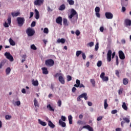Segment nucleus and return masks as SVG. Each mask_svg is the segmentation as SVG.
I'll list each match as a JSON object with an SVG mask.
<instances>
[{
    "label": "nucleus",
    "mask_w": 131,
    "mask_h": 131,
    "mask_svg": "<svg viewBox=\"0 0 131 131\" xmlns=\"http://www.w3.org/2000/svg\"><path fill=\"white\" fill-rule=\"evenodd\" d=\"M35 19L38 20V19H39V12H38V10L37 9H35Z\"/></svg>",
    "instance_id": "16"
},
{
    "label": "nucleus",
    "mask_w": 131,
    "mask_h": 131,
    "mask_svg": "<svg viewBox=\"0 0 131 131\" xmlns=\"http://www.w3.org/2000/svg\"><path fill=\"white\" fill-rule=\"evenodd\" d=\"M122 92H123V89L120 88L118 91L119 95H121V94H122Z\"/></svg>",
    "instance_id": "43"
},
{
    "label": "nucleus",
    "mask_w": 131,
    "mask_h": 131,
    "mask_svg": "<svg viewBox=\"0 0 131 131\" xmlns=\"http://www.w3.org/2000/svg\"><path fill=\"white\" fill-rule=\"evenodd\" d=\"M32 82L33 85L34 86H37V85H38V81H37V80H34V79H33Z\"/></svg>",
    "instance_id": "20"
},
{
    "label": "nucleus",
    "mask_w": 131,
    "mask_h": 131,
    "mask_svg": "<svg viewBox=\"0 0 131 131\" xmlns=\"http://www.w3.org/2000/svg\"><path fill=\"white\" fill-rule=\"evenodd\" d=\"M48 125L49 126H50V127H51L52 128H55V124H54L53 122L50 120L48 121Z\"/></svg>",
    "instance_id": "21"
},
{
    "label": "nucleus",
    "mask_w": 131,
    "mask_h": 131,
    "mask_svg": "<svg viewBox=\"0 0 131 131\" xmlns=\"http://www.w3.org/2000/svg\"><path fill=\"white\" fill-rule=\"evenodd\" d=\"M15 104H16L17 106H20L21 105V102H20V101H17L15 102Z\"/></svg>",
    "instance_id": "59"
},
{
    "label": "nucleus",
    "mask_w": 131,
    "mask_h": 131,
    "mask_svg": "<svg viewBox=\"0 0 131 131\" xmlns=\"http://www.w3.org/2000/svg\"><path fill=\"white\" fill-rule=\"evenodd\" d=\"M82 52L81 51H77L76 53V57H79V55H81Z\"/></svg>",
    "instance_id": "35"
},
{
    "label": "nucleus",
    "mask_w": 131,
    "mask_h": 131,
    "mask_svg": "<svg viewBox=\"0 0 131 131\" xmlns=\"http://www.w3.org/2000/svg\"><path fill=\"white\" fill-rule=\"evenodd\" d=\"M97 67H101L102 66V61H98L97 63Z\"/></svg>",
    "instance_id": "36"
},
{
    "label": "nucleus",
    "mask_w": 131,
    "mask_h": 131,
    "mask_svg": "<svg viewBox=\"0 0 131 131\" xmlns=\"http://www.w3.org/2000/svg\"><path fill=\"white\" fill-rule=\"evenodd\" d=\"M62 21H63V18L61 16L58 17L56 19V23L59 25H62Z\"/></svg>",
    "instance_id": "12"
},
{
    "label": "nucleus",
    "mask_w": 131,
    "mask_h": 131,
    "mask_svg": "<svg viewBox=\"0 0 131 131\" xmlns=\"http://www.w3.org/2000/svg\"><path fill=\"white\" fill-rule=\"evenodd\" d=\"M59 125H61V126H62V127H65L66 126V123L63 122L61 120H59Z\"/></svg>",
    "instance_id": "18"
},
{
    "label": "nucleus",
    "mask_w": 131,
    "mask_h": 131,
    "mask_svg": "<svg viewBox=\"0 0 131 131\" xmlns=\"http://www.w3.org/2000/svg\"><path fill=\"white\" fill-rule=\"evenodd\" d=\"M123 120H124L125 122H126V123H129L130 120L129 119H128V118H123Z\"/></svg>",
    "instance_id": "34"
},
{
    "label": "nucleus",
    "mask_w": 131,
    "mask_h": 131,
    "mask_svg": "<svg viewBox=\"0 0 131 131\" xmlns=\"http://www.w3.org/2000/svg\"><path fill=\"white\" fill-rule=\"evenodd\" d=\"M103 77H105V73L104 72H102L100 74V78L102 79Z\"/></svg>",
    "instance_id": "51"
},
{
    "label": "nucleus",
    "mask_w": 131,
    "mask_h": 131,
    "mask_svg": "<svg viewBox=\"0 0 131 131\" xmlns=\"http://www.w3.org/2000/svg\"><path fill=\"white\" fill-rule=\"evenodd\" d=\"M26 33L28 36H33L35 33V31L30 28H28L26 30Z\"/></svg>",
    "instance_id": "4"
},
{
    "label": "nucleus",
    "mask_w": 131,
    "mask_h": 131,
    "mask_svg": "<svg viewBox=\"0 0 131 131\" xmlns=\"http://www.w3.org/2000/svg\"><path fill=\"white\" fill-rule=\"evenodd\" d=\"M81 98H84V100H88V94L83 93L80 95L77 98V102H80L81 101Z\"/></svg>",
    "instance_id": "3"
},
{
    "label": "nucleus",
    "mask_w": 131,
    "mask_h": 131,
    "mask_svg": "<svg viewBox=\"0 0 131 131\" xmlns=\"http://www.w3.org/2000/svg\"><path fill=\"white\" fill-rule=\"evenodd\" d=\"M4 27L8 28L9 27V24H8V23L5 21V23L4 24Z\"/></svg>",
    "instance_id": "58"
},
{
    "label": "nucleus",
    "mask_w": 131,
    "mask_h": 131,
    "mask_svg": "<svg viewBox=\"0 0 131 131\" xmlns=\"http://www.w3.org/2000/svg\"><path fill=\"white\" fill-rule=\"evenodd\" d=\"M61 119L62 120V121H66V118L64 116H61Z\"/></svg>",
    "instance_id": "52"
},
{
    "label": "nucleus",
    "mask_w": 131,
    "mask_h": 131,
    "mask_svg": "<svg viewBox=\"0 0 131 131\" xmlns=\"http://www.w3.org/2000/svg\"><path fill=\"white\" fill-rule=\"evenodd\" d=\"M45 65L48 67H52L53 65H55V61L52 59H47L45 61Z\"/></svg>",
    "instance_id": "1"
},
{
    "label": "nucleus",
    "mask_w": 131,
    "mask_h": 131,
    "mask_svg": "<svg viewBox=\"0 0 131 131\" xmlns=\"http://www.w3.org/2000/svg\"><path fill=\"white\" fill-rule=\"evenodd\" d=\"M90 82L92 83L93 85V86H96V82H95V79H91L90 80Z\"/></svg>",
    "instance_id": "31"
},
{
    "label": "nucleus",
    "mask_w": 131,
    "mask_h": 131,
    "mask_svg": "<svg viewBox=\"0 0 131 131\" xmlns=\"http://www.w3.org/2000/svg\"><path fill=\"white\" fill-rule=\"evenodd\" d=\"M35 24H36V23L35 21H32V24H31V27H34V26H35Z\"/></svg>",
    "instance_id": "56"
},
{
    "label": "nucleus",
    "mask_w": 131,
    "mask_h": 131,
    "mask_svg": "<svg viewBox=\"0 0 131 131\" xmlns=\"http://www.w3.org/2000/svg\"><path fill=\"white\" fill-rule=\"evenodd\" d=\"M17 21L18 24V26L21 27V26H23V25L25 23V19L24 17H18L17 18Z\"/></svg>",
    "instance_id": "2"
},
{
    "label": "nucleus",
    "mask_w": 131,
    "mask_h": 131,
    "mask_svg": "<svg viewBox=\"0 0 131 131\" xmlns=\"http://www.w3.org/2000/svg\"><path fill=\"white\" fill-rule=\"evenodd\" d=\"M31 49L32 50H34V51H36L37 50L36 47H35V45H32L31 46Z\"/></svg>",
    "instance_id": "42"
},
{
    "label": "nucleus",
    "mask_w": 131,
    "mask_h": 131,
    "mask_svg": "<svg viewBox=\"0 0 131 131\" xmlns=\"http://www.w3.org/2000/svg\"><path fill=\"white\" fill-rule=\"evenodd\" d=\"M63 25H67V19L66 18H63Z\"/></svg>",
    "instance_id": "53"
},
{
    "label": "nucleus",
    "mask_w": 131,
    "mask_h": 131,
    "mask_svg": "<svg viewBox=\"0 0 131 131\" xmlns=\"http://www.w3.org/2000/svg\"><path fill=\"white\" fill-rule=\"evenodd\" d=\"M62 75V74L60 73H57L54 75V77H58V76H61Z\"/></svg>",
    "instance_id": "48"
},
{
    "label": "nucleus",
    "mask_w": 131,
    "mask_h": 131,
    "mask_svg": "<svg viewBox=\"0 0 131 131\" xmlns=\"http://www.w3.org/2000/svg\"><path fill=\"white\" fill-rule=\"evenodd\" d=\"M76 14H77V12H76V11H75V10L73 9H72L71 10V14L69 16V18L70 19H72V18H73V17H74V16H75Z\"/></svg>",
    "instance_id": "6"
},
{
    "label": "nucleus",
    "mask_w": 131,
    "mask_h": 131,
    "mask_svg": "<svg viewBox=\"0 0 131 131\" xmlns=\"http://www.w3.org/2000/svg\"><path fill=\"white\" fill-rule=\"evenodd\" d=\"M27 58V56H26V54L23 55L21 56V58L23 59L24 60H25Z\"/></svg>",
    "instance_id": "63"
},
{
    "label": "nucleus",
    "mask_w": 131,
    "mask_h": 131,
    "mask_svg": "<svg viewBox=\"0 0 131 131\" xmlns=\"http://www.w3.org/2000/svg\"><path fill=\"white\" fill-rule=\"evenodd\" d=\"M102 79L103 81H108V80H109V78H108V77L107 76H105L103 77Z\"/></svg>",
    "instance_id": "39"
},
{
    "label": "nucleus",
    "mask_w": 131,
    "mask_h": 131,
    "mask_svg": "<svg viewBox=\"0 0 131 131\" xmlns=\"http://www.w3.org/2000/svg\"><path fill=\"white\" fill-rule=\"evenodd\" d=\"M105 16L106 19H112L113 18V14L111 12H106Z\"/></svg>",
    "instance_id": "11"
},
{
    "label": "nucleus",
    "mask_w": 131,
    "mask_h": 131,
    "mask_svg": "<svg viewBox=\"0 0 131 131\" xmlns=\"http://www.w3.org/2000/svg\"><path fill=\"white\" fill-rule=\"evenodd\" d=\"M43 32L44 33L48 34V33H49V29H48V28H45L44 29Z\"/></svg>",
    "instance_id": "41"
},
{
    "label": "nucleus",
    "mask_w": 131,
    "mask_h": 131,
    "mask_svg": "<svg viewBox=\"0 0 131 131\" xmlns=\"http://www.w3.org/2000/svg\"><path fill=\"white\" fill-rule=\"evenodd\" d=\"M125 123V121H124V120L122 121L121 122V125L122 126V127H123L124 126V124Z\"/></svg>",
    "instance_id": "64"
},
{
    "label": "nucleus",
    "mask_w": 131,
    "mask_h": 131,
    "mask_svg": "<svg viewBox=\"0 0 131 131\" xmlns=\"http://www.w3.org/2000/svg\"><path fill=\"white\" fill-rule=\"evenodd\" d=\"M82 128H86L89 131H94V129H93V127H91L90 125L83 126Z\"/></svg>",
    "instance_id": "17"
},
{
    "label": "nucleus",
    "mask_w": 131,
    "mask_h": 131,
    "mask_svg": "<svg viewBox=\"0 0 131 131\" xmlns=\"http://www.w3.org/2000/svg\"><path fill=\"white\" fill-rule=\"evenodd\" d=\"M41 70L42 71L43 74H49V71H48V68L43 67L41 68Z\"/></svg>",
    "instance_id": "15"
},
{
    "label": "nucleus",
    "mask_w": 131,
    "mask_h": 131,
    "mask_svg": "<svg viewBox=\"0 0 131 131\" xmlns=\"http://www.w3.org/2000/svg\"><path fill=\"white\" fill-rule=\"evenodd\" d=\"M117 112H118V111L117 110H114L111 112V113H112V114H116V113H117Z\"/></svg>",
    "instance_id": "54"
},
{
    "label": "nucleus",
    "mask_w": 131,
    "mask_h": 131,
    "mask_svg": "<svg viewBox=\"0 0 131 131\" xmlns=\"http://www.w3.org/2000/svg\"><path fill=\"white\" fill-rule=\"evenodd\" d=\"M66 9V6L64 4L61 5L58 8L59 11H64Z\"/></svg>",
    "instance_id": "19"
},
{
    "label": "nucleus",
    "mask_w": 131,
    "mask_h": 131,
    "mask_svg": "<svg viewBox=\"0 0 131 131\" xmlns=\"http://www.w3.org/2000/svg\"><path fill=\"white\" fill-rule=\"evenodd\" d=\"M45 0H36L34 1V5L35 6H41L43 4Z\"/></svg>",
    "instance_id": "8"
},
{
    "label": "nucleus",
    "mask_w": 131,
    "mask_h": 131,
    "mask_svg": "<svg viewBox=\"0 0 131 131\" xmlns=\"http://www.w3.org/2000/svg\"><path fill=\"white\" fill-rule=\"evenodd\" d=\"M9 42L11 46H15V45H16V43H15V41H14L12 38L9 39Z\"/></svg>",
    "instance_id": "30"
},
{
    "label": "nucleus",
    "mask_w": 131,
    "mask_h": 131,
    "mask_svg": "<svg viewBox=\"0 0 131 131\" xmlns=\"http://www.w3.org/2000/svg\"><path fill=\"white\" fill-rule=\"evenodd\" d=\"M111 56H112V51L110 50L107 53V62H111Z\"/></svg>",
    "instance_id": "7"
},
{
    "label": "nucleus",
    "mask_w": 131,
    "mask_h": 131,
    "mask_svg": "<svg viewBox=\"0 0 131 131\" xmlns=\"http://www.w3.org/2000/svg\"><path fill=\"white\" fill-rule=\"evenodd\" d=\"M67 81H70L72 80V77H71V76L70 75H68L67 76Z\"/></svg>",
    "instance_id": "37"
},
{
    "label": "nucleus",
    "mask_w": 131,
    "mask_h": 131,
    "mask_svg": "<svg viewBox=\"0 0 131 131\" xmlns=\"http://www.w3.org/2000/svg\"><path fill=\"white\" fill-rule=\"evenodd\" d=\"M76 83L77 84L79 85H80V81L78 79H77L76 80Z\"/></svg>",
    "instance_id": "61"
},
{
    "label": "nucleus",
    "mask_w": 131,
    "mask_h": 131,
    "mask_svg": "<svg viewBox=\"0 0 131 131\" xmlns=\"http://www.w3.org/2000/svg\"><path fill=\"white\" fill-rule=\"evenodd\" d=\"M9 25H11V17H9L7 19Z\"/></svg>",
    "instance_id": "57"
},
{
    "label": "nucleus",
    "mask_w": 131,
    "mask_h": 131,
    "mask_svg": "<svg viewBox=\"0 0 131 131\" xmlns=\"http://www.w3.org/2000/svg\"><path fill=\"white\" fill-rule=\"evenodd\" d=\"M124 24L126 26H131V20L128 18H125L124 21Z\"/></svg>",
    "instance_id": "10"
},
{
    "label": "nucleus",
    "mask_w": 131,
    "mask_h": 131,
    "mask_svg": "<svg viewBox=\"0 0 131 131\" xmlns=\"http://www.w3.org/2000/svg\"><path fill=\"white\" fill-rule=\"evenodd\" d=\"M96 17L98 18H100L101 17V15L100 14V12H96Z\"/></svg>",
    "instance_id": "60"
},
{
    "label": "nucleus",
    "mask_w": 131,
    "mask_h": 131,
    "mask_svg": "<svg viewBox=\"0 0 131 131\" xmlns=\"http://www.w3.org/2000/svg\"><path fill=\"white\" fill-rule=\"evenodd\" d=\"M76 91V88L75 87H73L72 89V93H75V92Z\"/></svg>",
    "instance_id": "62"
},
{
    "label": "nucleus",
    "mask_w": 131,
    "mask_h": 131,
    "mask_svg": "<svg viewBox=\"0 0 131 131\" xmlns=\"http://www.w3.org/2000/svg\"><path fill=\"white\" fill-rule=\"evenodd\" d=\"M6 73L7 75H9L11 73V68L8 67L6 70Z\"/></svg>",
    "instance_id": "28"
},
{
    "label": "nucleus",
    "mask_w": 131,
    "mask_h": 131,
    "mask_svg": "<svg viewBox=\"0 0 131 131\" xmlns=\"http://www.w3.org/2000/svg\"><path fill=\"white\" fill-rule=\"evenodd\" d=\"M68 2L70 6H73L74 5V1L73 0H68Z\"/></svg>",
    "instance_id": "32"
},
{
    "label": "nucleus",
    "mask_w": 131,
    "mask_h": 131,
    "mask_svg": "<svg viewBox=\"0 0 131 131\" xmlns=\"http://www.w3.org/2000/svg\"><path fill=\"white\" fill-rule=\"evenodd\" d=\"M88 46H89L91 48L94 46V42L92 41L88 43Z\"/></svg>",
    "instance_id": "46"
},
{
    "label": "nucleus",
    "mask_w": 131,
    "mask_h": 131,
    "mask_svg": "<svg viewBox=\"0 0 131 131\" xmlns=\"http://www.w3.org/2000/svg\"><path fill=\"white\" fill-rule=\"evenodd\" d=\"M98 49H99V43H97L95 45V51H98Z\"/></svg>",
    "instance_id": "49"
},
{
    "label": "nucleus",
    "mask_w": 131,
    "mask_h": 131,
    "mask_svg": "<svg viewBox=\"0 0 131 131\" xmlns=\"http://www.w3.org/2000/svg\"><path fill=\"white\" fill-rule=\"evenodd\" d=\"M72 119H73L72 116L69 115L68 116V119H69L70 124H72V123H73Z\"/></svg>",
    "instance_id": "29"
},
{
    "label": "nucleus",
    "mask_w": 131,
    "mask_h": 131,
    "mask_svg": "<svg viewBox=\"0 0 131 131\" xmlns=\"http://www.w3.org/2000/svg\"><path fill=\"white\" fill-rule=\"evenodd\" d=\"M4 56H5L6 58L9 60L10 62H13V61H14V58L13 57V56L11 55L10 52H6L4 54Z\"/></svg>",
    "instance_id": "5"
},
{
    "label": "nucleus",
    "mask_w": 131,
    "mask_h": 131,
    "mask_svg": "<svg viewBox=\"0 0 131 131\" xmlns=\"http://www.w3.org/2000/svg\"><path fill=\"white\" fill-rule=\"evenodd\" d=\"M119 57L121 60H124L125 59V56L124 55V53L122 51L120 50L119 51Z\"/></svg>",
    "instance_id": "9"
},
{
    "label": "nucleus",
    "mask_w": 131,
    "mask_h": 131,
    "mask_svg": "<svg viewBox=\"0 0 131 131\" xmlns=\"http://www.w3.org/2000/svg\"><path fill=\"white\" fill-rule=\"evenodd\" d=\"M103 119V116H99L97 118V121H100Z\"/></svg>",
    "instance_id": "50"
},
{
    "label": "nucleus",
    "mask_w": 131,
    "mask_h": 131,
    "mask_svg": "<svg viewBox=\"0 0 131 131\" xmlns=\"http://www.w3.org/2000/svg\"><path fill=\"white\" fill-rule=\"evenodd\" d=\"M34 104L35 108H39V104L36 98L34 99Z\"/></svg>",
    "instance_id": "14"
},
{
    "label": "nucleus",
    "mask_w": 131,
    "mask_h": 131,
    "mask_svg": "<svg viewBox=\"0 0 131 131\" xmlns=\"http://www.w3.org/2000/svg\"><path fill=\"white\" fill-rule=\"evenodd\" d=\"M122 108L124 109V110H125L126 111L127 110V106H126V104L125 102H123L122 104Z\"/></svg>",
    "instance_id": "26"
},
{
    "label": "nucleus",
    "mask_w": 131,
    "mask_h": 131,
    "mask_svg": "<svg viewBox=\"0 0 131 131\" xmlns=\"http://www.w3.org/2000/svg\"><path fill=\"white\" fill-rule=\"evenodd\" d=\"M5 118L6 119H7V120H9V119H11V118H12V116H10V115H6L5 116Z\"/></svg>",
    "instance_id": "47"
},
{
    "label": "nucleus",
    "mask_w": 131,
    "mask_h": 131,
    "mask_svg": "<svg viewBox=\"0 0 131 131\" xmlns=\"http://www.w3.org/2000/svg\"><path fill=\"white\" fill-rule=\"evenodd\" d=\"M61 105L62 101H61V100H58L57 102V106H58V107H61Z\"/></svg>",
    "instance_id": "40"
},
{
    "label": "nucleus",
    "mask_w": 131,
    "mask_h": 131,
    "mask_svg": "<svg viewBox=\"0 0 131 131\" xmlns=\"http://www.w3.org/2000/svg\"><path fill=\"white\" fill-rule=\"evenodd\" d=\"M95 13H100V7H96L95 9Z\"/></svg>",
    "instance_id": "38"
},
{
    "label": "nucleus",
    "mask_w": 131,
    "mask_h": 131,
    "mask_svg": "<svg viewBox=\"0 0 131 131\" xmlns=\"http://www.w3.org/2000/svg\"><path fill=\"white\" fill-rule=\"evenodd\" d=\"M57 42H58V43H60V42L62 44L65 43V39L64 38L58 39L57 40Z\"/></svg>",
    "instance_id": "23"
},
{
    "label": "nucleus",
    "mask_w": 131,
    "mask_h": 131,
    "mask_svg": "<svg viewBox=\"0 0 131 131\" xmlns=\"http://www.w3.org/2000/svg\"><path fill=\"white\" fill-rule=\"evenodd\" d=\"M104 109H107V107H108V103H107L106 99L104 100Z\"/></svg>",
    "instance_id": "33"
},
{
    "label": "nucleus",
    "mask_w": 131,
    "mask_h": 131,
    "mask_svg": "<svg viewBox=\"0 0 131 131\" xmlns=\"http://www.w3.org/2000/svg\"><path fill=\"white\" fill-rule=\"evenodd\" d=\"M38 122L39 124H40L42 126H46L47 125V123L41 121L40 119H38Z\"/></svg>",
    "instance_id": "22"
},
{
    "label": "nucleus",
    "mask_w": 131,
    "mask_h": 131,
    "mask_svg": "<svg viewBox=\"0 0 131 131\" xmlns=\"http://www.w3.org/2000/svg\"><path fill=\"white\" fill-rule=\"evenodd\" d=\"M75 34L77 36H79V35H80V32L79 31V30H77L75 32Z\"/></svg>",
    "instance_id": "44"
},
{
    "label": "nucleus",
    "mask_w": 131,
    "mask_h": 131,
    "mask_svg": "<svg viewBox=\"0 0 131 131\" xmlns=\"http://www.w3.org/2000/svg\"><path fill=\"white\" fill-rule=\"evenodd\" d=\"M115 74L118 77H119V71L118 70L115 71Z\"/></svg>",
    "instance_id": "55"
},
{
    "label": "nucleus",
    "mask_w": 131,
    "mask_h": 131,
    "mask_svg": "<svg viewBox=\"0 0 131 131\" xmlns=\"http://www.w3.org/2000/svg\"><path fill=\"white\" fill-rule=\"evenodd\" d=\"M5 65V62L4 61H1L0 63V69H2L3 68V66Z\"/></svg>",
    "instance_id": "45"
},
{
    "label": "nucleus",
    "mask_w": 131,
    "mask_h": 131,
    "mask_svg": "<svg viewBox=\"0 0 131 131\" xmlns=\"http://www.w3.org/2000/svg\"><path fill=\"white\" fill-rule=\"evenodd\" d=\"M123 83L124 85H126L128 83V79L127 78H124L123 79Z\"/></svg>",
    "instance_id": "27"
},
{
    "label": "nucleus",
    "mask_w": 131,
    "mask_h": 131,
    "mask_svg": "<svg viewBox=\"0 0 131 131\" xmlns=\"http://www.w3.org/2000/svg\"><path fill=\"white\" fill-rule=\"evenodd\" d=\"M11 15L12 17H17L20 15V12H12L11 13Z\"/></svg>",
    "instance_id": "25"
},
{
    "label": "nucleus",
    "mask_w": 131,
    "mask_h": 131,
    "mask_svg": "<svg viewBox=\"0 0 131 131\" xmlns=\"http://www.w3.org/2000/svg\"><path fill=\"white\" fill-rule=\"evenodd\" d=\"M47 109H49V111H55V109H54V108H53V107H52V106L51 105V104H48L47 106Z\"/></svg>",
    "instance_id": "24"
},
{
    "label": "nucleus",
    "mask_w": 131,
    "mask_h": 131,
    "mask_svg": "<svg viewBox=\"0 0 131 131\" xmlns=\"http://www.w3.org/2000/svg\"><path fill=\"white\" fill-rule=\"evenodd\" d=\"M58 80L60 83H61V84H65V80L64 79V77H63V76H59L58 78Z\"/></svg>",
    "instance_id": "13"
}]
</instances>
